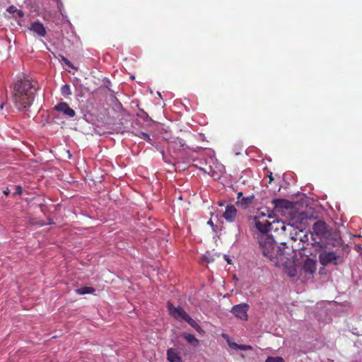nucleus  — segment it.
<instances>
[{
	"mask_svg": "<svg viewBox=\"0 0 362 362\" xmlns=\"http://www.w3.org/2000/svg\"><path fill=\"white\" fill-rule=\"evenodd\" d=\"M183 321L187 322L192 327L195 329L197 331L201 330V327L199 325V324L192 319L189 315H187V317L185 318Z\"/></svg>",
	"mask_w": 362,
	"mask_h": 362,
	"instance_id": "aec40b11",
	"label": "nucleus"
},
{
	"mask_svg": "<svg viewBox=\"0 0 362 362\" xmlns=\"http://www.w3.org/2000/svg\"><path fill=\"white\" fill-rule=\"evenodd\" d=\"M265 362H285L284 358L280 356L273 357L269 356L267 358Z\"/></svg>",
	"mask_w": 362,
	"mask_h": 362,
	"instance_id": "b1692460",
	"label": "nucleus"
},
{
	"mask_svg": "<svg viewBox=\"0 0 362 362\" xmlns=\"http://www.w3.org/2000/svg\"><path fill=\"white\" fill-rule=\"evenodd\" d=\"M136 136H139V138L145 140L148 143L153 145L152 139H151L150 136L147 133H145L143 132H139L138 133L136 134Z\"/></svg>",
	"mask_w": 362,
	"mask_h": 362,
	"instance_id": "4be33fe9",
	"label": "nucleus"
},
{
	"mask_svg": "<svg viewBox=\"0 0 362 362\" xmlns=\"http://www.w3.org/2000/svg\"><path fill=\"white\" fill-rule=\"evenodd\" d=\"M95 291V288L89 286H83L75 290L76 293L78 295H85L89 293H93Z\"/></svg>",
	"mask_w": 362,
	"mask_h": 362,
	"instance_id": "4468645a",
	"label": "nucleus"
},
{
	"mask_svg": "<svg viewBox=\"0 0 362 362\" xmlns=\"http://www.w3.org/2000/svg\"><path fill=\"white\" fill-rule=\"evenodd\" d=\"M183 337L189 344L193 346H197L199 343L198 339L192 334L184 333Z\"/></svg>",
	"mask_w": 362,
	"mask_h": 362,
	"instance_id": "dca6fc26",
	"label": "nucleus"
},
{
	"mask_svg": "<svg viewBox=\"0 0 362 362\" xmlns=\"http://www.w3.org/2000/svg\"><path fill=\"white\" fill-rule=\"evenodd\" d=\"M17 10H18V8L14 6H11L7 8V11L9 13H16Z\"/></svg>",
	"mask_w": 362,
	"mask_h": 362,
	"instance_id": "c85d7f7f",
	"label": "nucleus"
},
{
	"mask_svg": "<svg viewBox=\"0 0 362 362\" xmlns=\"http://www.w3.org/2000/svg\"><path fill=\"white\" fill-rule=\"evenodd\" d=\"M255 199L254 195L242 197V199L237 202V204H239L243 209H246L252 204Z\"/></svg>",
	"mask_w": 362,
	"mask_h": 362,
	"instance_id": "ddd939ff",
	"label": "nucleus"
},
{
	"mask_svg": "<svg viewBox=\"0 0 362 362\" xmlns=\"http://www.w3.org/2000/svg\"><path fill=\"white\" fill-rule=\"evenodd\" d=\"M313 231L316 235L320 238H325L329 233L325 222L322 221H318L314 223Z\"/></svg>",
	"mask_w": 362,
	"mask_h": 362,
	"instance_id": "6e6552de",
	"label": "nucleus"
},
{
	"mask_svg": "<svg viewBox=\"0 0 362 362\" xmlns=\"http://www.w3.org/2000/svg\"><path fill=\"white\" fill-rule=\"evenodd\" d=\"M29 30L40 37H45L47 35L45 27L39 21L32 23L29 27Z\"/></svg>",
	"mask_w": 362,
	"mask_h": 362,
	"instance_id": "1a4fd4ad",
	"label": "nucleus"
},
{
	"mask_svg": "<svg viewBox=\"0 0 362 362\" xmlns=\"http://www.w3.org/2000/svg\"><path fill=\"white\" fill-rule=\"evenodd\" d=\"M16 14H17L18 17H19V18H22L24 16V13L23 12V11L19 10V9L17 10Z\"/></svg>",
	"mask_w": 362,
	"mask_h": 362,
	"instance_id": "2f4dec72",
	"label": "nucleus"
},
{
	"mask_svg": "<svg viewBox=\"0 0 362 362\" xmlns=\"http://www.w3.org/2000/svg\"><path fill=\"white\" fill-rule=\"evenodd\" d=\"M315 243L318 245L320 248H322V243H321L320 242H315Z\"/></svg>",
	"mask_w": 362,
	"mask_h": 362,
	"instance_id": "f704fd0d",
	"label": "nucleus"
},
{
	"mask_svg": "<svg viewBox=\"0 0 362 362\" xmlns=\"http://www.w3.org/2000/svg\"><path fill=\"white\" fill-rule=\"evenodd\" d=\"M276 206H283V204L285 203V200L284 199H275L274 201Z\"/></svg>",
	"mask_w": 362,
	"mask_h": 362,
	"instance_id": "bb28decb",
	"label": "nucleus"
},
{
	"mask_svg": "<svg viewBox=\"0 0 362 362\" xmlns=\"http://www.w3.org/2000/svg\"><path fill=\"white\" fill-rule=\"evenodd\" d=\"M167 358L170 362H181V358L175 349L170 348L167 351Z\"/></svg>",
	"mask_w": 362,
	"mask_h": 362,
	"instance_id": "f8f14e48",
	"label": "nucleus"
},
{
	"mask_svg": "<svg viewBox=\"0 0 362 362\" xmlns=\"http://www.w3.org/2000/svg\"><path fill=\"white\" fill-rule=\"evenodd\" d=\"M15 192L13 193V196L21 195L23 193V188L21 185L15 186Z\"/></svg>",
	"mask_w": 362,
	"mask_h": 362,
	"instance_id": "a878e982",
	"label": "nucleus"
},
{
	"mask_svg": "<svg viewBox=\"0 0 362 362\" xmlns=\"http://www.w3.org/2000/svg\"><path fill=\"white\" fill-rule=\"evenodd\" d=\"M208 224L213 226V222L210 220L208 221Z\"/></svg>",
	"mask_w": 362,
	"mask_h": 362,
	"instance_id": "c9c22d12",
	"label": "nucleus"
},
{
	"mask_svg": "<svg viewBox=\"0 0 362 362\" xmlns=\"http://www.w3.org/2000/svg\"><path fill=\"white\" fill-rule=\"evenodd\" d=\"M242 197H244L243 196V192H238L237 194L238 201L242 199Z\"/></svg>",
	"mask_w": 362,
	"mask_h": 362,
	"instance_id": "473e14b6",
	"label": "nucleus"
},
{
	"mask_svg": "<svg viewBox=\"0 0 362 362\" xmlns=\"http://www.w3.org/2000/svg\"><path fill=\"white\" fill-rule=\"evenodd\" d=\"M255 228L262 233L265 235L269 230L273 229L272 224L267 219L254 220Z\"/></svg>",
	"mask_w": 362,
	"mask_h": 362,
	"instance_id": "423d86ee",
	"label": "nucleus"
},
{
	"mask_svg": "<svg viewBox=\"0 0 362 362\" xmlns=\"http://www.w3.org/2000/svg\"><path fill=\"white\" fill-rule=\"evenodd\" d=\"M62 94L64 96L70 95L71 94V90H70V86L68 84H65L62 86L61 88Z\"/></svg>",
	"mask_w": 362,
	"mask_h": 362,
	"instance_id": "5701e85b",
	"label": "nucleus"
},
{
	"mask_svg": "<svg viewBox=\"0 0 362 362\" xmlns=\"http://www.w3.org/2000/svg\"><path fill=\"white\" fill-rule=\"evenodd\" d=\"M302 269L305 274H313L316 271V261L307 258L303 264Z\"/></svg>",
	"mask_w": 362,
	"mask_h": 362,
	"instance_id": "9b49d317",
	"label": "nucleus"
},
{
	"mask_svg": "<svg viewBox=\"0 0 362 362\" xmlns=\"http://www.w3.org/2000/svg\"><path fill=\"white\" fill-rule=\"evenodd\" d=\"M62 60L69 66L72 67V64L69 60H68L65 57L62 56Z\"/></svg>",
	"mask_w": 362,
	"mask_h": 362,
	"instance_id": "7c9ffc66",
	"label": "nucleus"
},
{
	"mask_svg": "<svg viewBox=\"0 0 362 362\" xmlns=\"http://www.w3.org/2000/svg\"><path fill=\"white\" fill-rule=\"evenodd\" d=\"M37 84L28 76H23L14 83L12 100L19 111L26 110L32 105L37 91Z\"/></svg>",
	"mask_w": 362,
	"mask_h": 362,
	"instance_id": "f257e3e1",
	"label": "nucleus"
},
{
	"mask_svg": "<svg viewBox=\"0 0 362 362\" xmlns=\"http://www.w3.org/2000/svg\"><path fill=\"white\" fill-rule=\"evenodd\" d=\"M266 217L271 218L270 214H269V211L265 209L264 211L262 209H259L256 215L254 216L253 220H260L261 218H264Z\"/></svg>",
	"mask_w": 362,
	"mask_h": 362,
	"instance_id": "2eb2a0df",
	"label": "nucleus"
},
{
	"mask_svg": "<svg viewBox=\"0 0 362 362\" xmlns=\"http://www.w3.org/2000/svg\"><path fill=\"white\" fill-rule=\"evenodd\" d=\"M228 264H230V260L229 259H226Z\"/></svg>",
	"mask_w": 362,
	"mask_h": 362,
	"instance_id": "e433bc0d",
	"label": "nucleus"
},
{
	"mask_svg": "<svg viewBox=\"0 0 362 362\" xmlns=\"http://www.w3.org/2000/svg\"><path fill=\"white\" fill-rule=\"evenodd\" d=\"M167 305L170 315L179 321H183L188 315L180 306L175 307L170 302Z\"/></svg>",
	"mask_w": 362,
	"mask_h": 362,
	"instance_id": "39448f33",
	"label": "nucleus"
},
{
	"mask_svg": "<svg viewBox=\"0 0 362 362\" xmlns=\"http://www.w3.org/2000/svg\"><path fill=\"white\" fill-rule=\"evenodd\" d=\"M239 349L243 350V351H247V350H252V347L250 345H242V344H240Z\"/></svg>",
	"mask_w": 362,
	"mask_h": 362,
	"instance_id": "cd10ccee",
	"label": "nucleus"
},
{
	"mask_svg": "<svg viewBox=\"0 0 362 362\" xmlns=\"http://www.w3.org/2000/svg\"><path fill=\"white\" fill-rule=\"evenodd\" d=\"M183 321L187 322L192 327L195 329L197 331L201 330V327L199 325V324L192 319L189 315H187V317L185 318Z\"/></svg>",
	"mask_w": 362,
	"mask_h": 362,
	"instance_id": "a211bd4d",
	"label": "nucleus"
},
{
	"mask_svg": "<svg viewBox=\"0 0 362 362\" xmlns=\"http://www.w3.org/2000/svg\"><path fill=\"white\" fill-rule=\"evenodd\" d=\"M319 262L323 266L337 265L341 262V259L337 252L324 250L319 254Z\"/></svg>",
	"mask_w": 362,
	"mask_h": 362,
	"instance_id": "7ed1b4c3",
	"label": "nucleus"
},
{
	"mask_svg": "<svg viewBox=\"0 0 362 362\" xmlns=\"http://www.w3.org/2000/svg\"><path fill=\"white\" fill-rule=\"evenodd\" d=\"M287 274L291 277H294L297 275V271L294 267L288 269Z\"/></svg>",
	"mask_w": 362,
	"mask_h": 362,
	"instance_id": "393cba45",
	"label": "nucleus"
},
{
	"mask_svg": "<svg viewBox=\"0 0 362 362\" xmlns=\"http://www.w3.org/2000/svg\"><path fill=\"white\" fill-rule=\"evenodd\" d=\"M276 224L277 225L276 228H273L272 230H277L279 229L281 230L282 231H286L287 229V227L292 228V226L290 224H286L283 221H277Z\"/></svg>",
	"mask_w": 362,
	"mask_h": 362,
	"instance_id": "412c9836",
	"label": "nucleus"
},
{
	"mask_svg": "<svg viewBox=\"0 0 362 362\" xmlns=\"http://www.w3.org/2000/svg\"><path fill=\"white\" fill-rule=\"evenodd\" d=\"M183 321L187 322L192 327L195 329L197 331L201 330V327L199 325V324L192 319L189 315H187V317L185 318Z\"/></svg>",
	"mask_w": 362,
	"mask_h": 362,
	"instance_id": "f3484780",
	"label": "nucleus"
},
{
	"mask_svg": "<svg viewBox=\"0 0 362 362\" xmlns=\"http://www.w3.org/2000/svg\"><path fill=\"white\" fill-rule=\"evenodd\" d=\"M54 110L63 113L69 117H74L76 115L75 111L71 108L68 103L61 102L54 106Z\"/></svg>",
	"mask_w": 362,
	"mask_h": 362,
	"instance_id": "0eeeda50",
	"label": "nucleus"
},
{
	"mask_svg": "<svg viewBox=\"0 0 362 362\" xmlns=\"http://www.w3.org/2000/svg\"><path fill=\"white\" fill-rule=\"evenodd\" d=\"M183 321L187 322L192 327L195 329L197 331L201 330V327L199 325V324L192 319L189 315H187V317L185 318Z\"/></svg>",
	"mask_w": 362,
	"mask_h": 362,
	"instance_id": "6ab92c4d",
	"label": "nucleus"
},
{
	"mask_svg": "<svg viewBox=\"0 0 362 362\" xmlns=\"http://www.w3.org/2000/svg\"><path fill=\"white\" fill-rule=\"evenodd\" d=\"M10 193V190L8 188H6L4 191V194L6 196H8Z\"/></svg>",
	"mask_w": 362,
	"mask_h": 362,
	"instance_id": "72a5a7b5",
	"label": "nucleus"
},
{
	"mask_svg": "<svg viewBox=\"0 0 362 362\" xmlns=\"http://www.w3.org/2000/svg\"><path fill=\"white\" fill-rule=\"evenodd\" d=\"M259 248L262 255L271 261L276 258L279 250L275 247V242L272 237L267 235H261L258 238Z\"/></svg>",
	"mask_w": 362,
	"mask_h": 362,
	"instance_id": "f03ea898",
	"label": "nucleus"
},
{
	"mask_svg": "<svg viewBox=\"0 0 362 362\" xmlns=\"http://www.w3.org/2000/svg\"><path fill=\"white\" fill-rule=\"evenodd\" d=\"M250 306L247 303H240L232 307L230 313H232L237 318L247 321L248 319L247 312Z\"/></svg>",
	"mask_w": 362,
	"mask_h": 362,
	"instance_id": "20e7f679",
	"label": "nucleus"
},
{
	"mask_svg": "<svg viewBox=\"0 0 362 362\" xmlns=\"http://www.w3.org/2000/svg\"><path fill=\"white\" fill-rule=\"evenodd\" d=\"M237 209L233 204L227 205L226 207L225 212L223 214V217L228 222H233L237 216Z\"/></svg>",
	"mask_w": 362,
	"mask_h": 362,
	"instance_id": "9d476101",
	"label": "nucleus"
},
{
	"mask_svg": "<svg viewBox=\"0 0 362 362\" xmlns=\"http://www.w3.org/2000/svg\"><path fill=\"white\" fill-rule=\"evenodd\" d=\"M228 345L230 348L233 349H239L240 344L235 343V342H228Z\"/></svg>",
	"mask_w": 362,
	"mask_h": 362,
	"instance_id": "c756f323",
	"label": "nucleus"
}]
</instances>
